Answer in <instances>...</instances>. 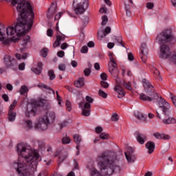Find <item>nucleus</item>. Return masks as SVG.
<instances>
[{"label":"nucleus","instance_id":"nucleus-1","mask_svg":"<svg viewBox=\"0 0 176 176\" xmlns=\"http://www.w3.org/2000/svg\"><path fill=\"white\" fill-rule=\"evenodd\" d=\"M17 152L19 157L17 162L13 163V167L19 176H34L39 160V153L32 151L24 143L17 145Z\"/></svg>","mask_w":176,"mask_h":176},{"label":"nucleus","instance_id":"nucleus-2","mask_svg":"<svg viewBox=\"0 0 176 176\" xmlns=\"http://www.w3.org/2000/svg\"><path fill=\"white\" fill-rule=\"evenodd\" d=\"M98 165L102 174L106 176L112 175L115 168H118V156L115 151H105L97 157Z\"/></svg>","mask_w":176,"mask_h":176},{"label":"nucleus","instance_id":"nucleus-3","mask_svg":"<svg viewBox=\"0 0 176 176\" xmlns=\"http://www.w3.org/2000/svg\"><path fill=\"white\" fill-rule=\"evenodd\" d=\"M142 85L146 94L144 93L140 94V100H142V101H155V100H159V95H157V93L155 91V87H153V85L151 84L149 80L145 78L143 79Z\"/></svg>","mask_w":176,"mask_h":176},{"label":"nucleus","instance_id":"nucleus-4","mask_svg":"<svg viewBox=\"0 0 176 176\" xmlns=\"http://www.w3.org/2000/svg\"><path fill=\"white\" fill-rule=\"evenodd\" d=\"M56 118V114L54 112H47L43 118H39L38 122L35 124L37 130H47V126L50 124V120L53 121Z\"/></svg>","mask_w":176,"mask_h":176},{"label":"nucleus","instance_id":"nucleus-5","mask_svg":"<svg viewBox=\"0 0 176 176\" xmlns=\"http://www.w3.org/2000/svg\"><path fill=\"white\" fill-rule=\"evenodd\" d=\"M160 43H173L175 42V36L173 34L171 29H165L162 30L156 38Z\"/></svg>","mask_w":176,"mask_h":176},{"label":"nucleus","instance_id":"nucleus-6","mask_svg":"<svg viewBox=\"0 0 176 176\" xmlns=\"http://www.w3.org/2000/svg\"><path fill=\"white\" fill-rule=\"evenodd\" d=\"M160 58L162 60H170L176 64V52L171 53V49L167 44H162L160 46Z\"/></svg>","mask_w":176,"mask_h":176},{"label":"nucleus","instance_id":"nucleus-7","mask_svg":"<svg viewBox=\"0 0 176 176\" xmlns=\"http://www.w3.org/2000/svg\"><path fill=\"white\" fill-rule=\"evenodd\" d=\"M73 8L76 14H83L89 8V0H75L73 2Z\"/></svg>","mask_w":176,"mask_h":176},{"label":"nucleus","instance_id":"nucleus-8","mask_svg":"<svg viewBox=\"0 0 176 176\" xmlns=\"http://www.w3.org/2000/svg\"><path fill=\"white\" fill-rule=\"evenodd\" d=\"M46 104V100H41L36 104H28L26 108L25 116L30 118V116H35L38 111V107H43Z\"/></svg>","mask_w":176,"mask_h":176},{"label":"nucleus","instance_id":"nucleus-9","mask_svg":"<svg viewBox=\"0 0 176 176\" xmlns=\"http://www.w3.org/2000/svg\"><path fill=\"white\" fill-rule=\"evenodd\" d=\"M161 111H162L165 116L170 115V104H168L164 99H160L159 102V108L156 110L157 118H159V119H162L160 114H159V112Z\"/></svg>","mask_w":176,"mask_h":176},{"label":"nucleus","instance_id":"nucleus-10","mask_svg":"<svg viewBox=\"0 0 176 176\" xmlns=\"http://www.w3.org/2000/svg\"><path fill=\"white\" fill-rule=\"evenodd\" d=\"M109 57L110 60L109 71L112 76H114V78H118V76H119V69H118L116 60H115V58H113V54H109Z\"/></svg>","mask_w":176,"mask_h":176},{"label":"nucleus","instance_id":"nucleus-11","mask_svg":"<svg viewBox=\"0 0 176 176\" xmlns=\"http://www.w3.org/2000/svg\"><path fill=\"white\" fill-rule=\"evenodd\" d=\"M3 60L6 65L8 68H12V69H17V67H19V65H17V60L12 58L11 56L6 55Z\"/></svg>","mask_w":176,"mask_h":176},{"label":"nucleus","instance_id":"nucleus-12","mask_svg":"<svg viewBox=\"0 0 176 176\" xmlns=\"http://www.w3.org/2000/svg\"><path fill=\"white\" fill-rule=\"evenodd\" d=\"M79 108H82V116H90V112L91 108V104H90L89 102L84 103L83 102H81L78 104Z\"/></svg>","mask_w":176,"mask_h":176},{"label":"nucleus","instance_id":"nucleus-13","mask_svg":"<svg viewBox=\"0 0 176 176\" xmlns=\"http://www.w3.org/2000/svg\"><path fill=\"white\" fill-rule=\"evenodd\" d=\"M17 105V100H14L13 103L9 107L8 111V120L9 122H14L16 120V112H14L13 110L16 108Z\"/></svg>","mask_w":176,"mask_h":176},{"label":"nucleus","instance_id":"nucleus-14","mask_svg":"<svg viewBox=\"0 0 176 176\" xmlns=\"http://www.w3.org/2000/svg\"><path fill=\"white\" fill-rule=\"evenodd\" d=\"M140 57L142 63H146V60H148V46L145 43H143L141 45Z\"/></svg>","mask_w":176,"mask_h":176},{"label":"nucleus","instance_id":"nucleus-15","mask_svg":"<svg viewBox=\"0 0 176 176\" xmlns=\"http://www.w3.org/2000/svg\"><path fill=\"white\" fill-rule=\"evenodd\" d=\"M135 137L140 145H144V144L148 141V136H146L145 133H141L138 131H136L135 133Z\"/></svg>","mask_w":176,"mask_h":176},{"label":"nucleus","instance_id":"nucleus-16","mask_svg":"<svg viewBox=\"0 0 176 176\" xmlns=\"http://www.w3.org/2000/svg\"><path fill=\"white\" fill-rule=\"evenodd\" d=\"M31 42V40L30 39V36H25L21 38V46L20 47V52L21 53H23L25 49H27V46L28 43Z\"/></svg>","mask_w":176,"mask_h":176},{"label":"nucleus","instance_id":"nucleus-17","mask_svg":"<svg viewBox=\"0 0 176 176\" xmlns=\"http://www.w3.org/2000/svg\"><path fill=\"white\" fill-rule=\"evenodd\" d=\"M57 12V6L52 3L50 8L47 10V19H52L53 15Z\"/></svg>","mask_w":176,"mask_h":176},{"label":"nucleus","instance_id":"nucleus-18","mask_svg":"<svg viewBox=\"0 0 176 176\" xmlns=\"http://www.w3.org/2000/svg\"><path fill=\"white\" fill-rule=\"evenodd\" d=\"M114 91L116 93H118V98H123V97H124V96L126 94V93H124V89H123L122 86L119 85L118 84H117L114 87Z\"/></svg>","mask_w":176,"mask_h":176},{"label":"nucleus","instance_id":"nucleus-19","mask_svg":"<svg viewBox=\"0 0 176 176\" xmlns=\"http://www.w3.org/2000/svg\"><path fill=\"white\" fill-rule=\"evenodd\" d=\"M146 149H148V153L152 155L155 152V142L149 141L145 144Z\"/></svg>","mask_w":176,"mask_h":176},{"label":"nucleus","instance_id":"nucleus-20","mask_svg":"<svg viewBox=\"0 0 176 176\" xmlns=\"http://www.w3.org/2000/svg\"><path fill=\"white\" fill-rule=\"evenodd\" d=\"M37 67H38V68L32 67L31 69V70L36 75H41V74H42V69H43V64L41 62H39L37 64Z\"/></svg>","mask_w":176,"mask_h":176},{"label":"nucleus","instance_id":"nucleus-21","mask_svg":"<svg viewBox=\"0 0 176 176\" xmlns=\"http://www.w3.org/2000/svg\"><path fill=\"white\" fill-rule=\"evenodd\" d=\"M153 136L157 140H170L171 138L170 135L164 133H160L159 132L154 133Z\"/></svg>","mask_w":176,"mask_h":176},{"label":"nucleus","instance_id":"nucleus-22","mask_svg":"<svg viewBox=\"0 0 176 176\" xmlns=\"http://www.w3.org/2000/svg\"><path fill=\"white\" fill-rule=\"evenodd\" d=\"M3 32H5V28L1 29L0 30V41H1L4 45H8L10 41L5 38V34H3Z\"/></svg>","mask_w":176,"mask_h":176},{"label":"nucleus","instance_id":"nucleus-23","mask_svg":"<svg viewBox=\"0 0 176 176\" xmlns=\"http://www.w3.org/2000/svg\"><path fill=\"white\" fill-rule=\"evenodd\" d=\"M107 34H111V27L107 26L105 29H104V32H98V38H105L107 36Z\"/></svg>","mask_w":176,"mask_h":176},{"label":"nucleus","instance_id":"nucleus-24","mask_svg":"<svg viewBox=\"0 0 176 176\" xmlns=\"http://www.w3.org/2000/svg\"><path fill=\"white\" fill-rule=\"evenodd\" d=\"M84 80H85V78L83 77L79 78L78 80L75 81L74 82L76 87H78V89L83 87L85 86Z\"/></svg>","mask_w":176,"mask_h":176},{"label":"nucleus","instance_id":"nucleus-25","mask_svg":"<svg viewBox=\"0 0 176 176\" xmlns=\"http://www.w3.org/2000/svg\"><path fill=\"white\" fill-rule=\"evenodd\" d=\"M164 124H175L176 119L174 118L168 117L162 120Z\"/></svg>","mask_w":176,"mask_h":176},{"label":"nucleus","instance_id":"nucleus-26","mask_svg":"<svg viewBox=\"0 0 176 176\" xmlns=\"http://www.w3.org/2000/svg\"><path fill=\"white\" fill-rule=\"evenodd\" d=\"M135 118L142 122H146V116L144 115V113L138 111L135 114Z\"/></svg>","mask_w":176,"mask_h":176},{"label":"nucleus","instance_id":"nucleus-27","mask_svg":"<svg viewBox=\"0 0 176 176\" xmlns=\"http://www.w3.org/2000/svg\"><path fill=\"white\" fill-rule=\"evenodd\" d=\"M125 157L128 163H134L135 162V155L134 154H125Z\"/></svg>","mask_w":176,"mask_h":176},{"label":"nucleus","instance_id":"nucleus-28","mask_svg":"<svg viewBox=\"0 0 176 176\" xmlns=\"http://www.w3.org/2000/svg\"><path fill=\"white\" fill-rule=\"evenodd\" d=\"M89 174L91 176H104L100 171H98L96 168H91L89 170Z\"/></svg>","mask_w":176,"mask_h":176},{"label":"nucleus","instance_id":"nucleus-29","mask_svg":"<svg viewBox=\"0 0 176 176\" xmlns=\"http://www.w3.org/2000/svg\"><path fill=\"white\" fill-rule=\"evenodd\" d=\"M24 126L28 130H31L34 125L32 124V121L31 120H24Z\"/></svg>","mask_w":176,"mask_h":176},{"label":"nucleus","instance_id":"nucleus-30","mask_svg":"<svg viewBox=\"0 0 176 176\" xmlns=\"http://www.w3.org/2000/svg\"><path fill=\"white\" fill-rule=\"evenodd\" d=\"M29 91L28 87L25 85H22L19 90V93L21 96H24L25 94H28Z\"/></svg>","mask_w":176,"mask_h":176},{"label":"nucleus","instance_id":"nucleus-31","mask_svg":"<svg viewBox=\"0 0 176 176\" xmlns=\"http://www.w3.org/2000/svg\"><path fill=\"white\" fill-rule=\"evenodd\" d=\"M73 138L74 142H76L77 145H80V142H82V137L78 134L74 135Z\"/></svg>","mask_w":176,"mask_h":176},{"label":"nucleus","instance_id":"nucleus-32","mask_svg":"<svg viewBox=\"0 0 176 176\" xmlns=\"http://www.w3.org/2000/svg\"><path fill=\"white\" fill-rule=\"evenodd\" d=\"M113 41H114V42H116V43H119V45H121V46H122L123 47H124V45H123L122 40V37L121 36H118L116 37V36H113L112 37Z\"/></svg>","mask_w":176,"mask_h":176},{"label":"nucleus","instance_id":"nucleus-33","mask_svg":"<svg viewBox=\"0 0 176 176\" xmlns=\"http://www.w3.org/2000/svg\"><path fill=\"white\" fill-rule=\"evenodd\" d=\"M67 157H68V153H61L59 157V162L63 163V162H64V160H65V159H67Z\"/></svg>","mask_w":176,"mask_h":176},{"label":"nucleus","instance_id":"nucleus-34","mask_svg":"<svg viewBox=\"0 0 176 176\" xmlns=\"http://www.w3.org/2000/svg\"><path fill=\"white\" fill-rule=\"evenodd\" d=\"M71 143V138L68 136L63 137L62 138V144L67 145Z\"/></svg>","mask_w":176,"mask_h":176},{"label":"nucleus","instance_id":"nucleus-35","mask_svg":"<svg viewBox=\"0 0 176 176\" xmlns=\"http://www.w3.org/2000/svg\"><path fill=\"white\" fill-rule=\"evenodd\" d=\"M47 75L50 77V80H54V79H56V74H54V70H49Z\"/></svg>","mask_w":176,"mask_h":176},{"label":"nucleus","instance_id":"nucleus-36","mask_svg":"<svg viewBox=\"0 0 176 176\" xmlns=\"http://www.w3.org/2000/svg\"><path fill=\"white\" fill-rule=\"evenodd\" d=\"M27 57H28V54H27L26 53L23 54L22 56L20 54H16V58L18 60H25Z\"/></svg>","mask_w":176,"mask_h":176},{"label":"nucleus","instance_id":"nucleus-37","mask_svg":"<svg viewBox=\"0 0 176 176\" xmlns=\"http://www.w3.org/2000/svg\"><path fill=\"white\" fill-rule=\"evenodd\" d=\"M56 39L61 43V42H64L65 41V35L64 34H58V33H56Z\"/></svg>","mask_w":176,"mask_h":176},{"label":"nucleus","instance_id":"nucleus-38","mask_svg":"<svg viewBox=\"0 0 176 176\" xmlns=\"http://www.w3.org/2000/svg\"><path fill=\"white\" fill-rule=\"evenodd\" d=\"M122 86H124V87H126L127 90H133V87H131V82H124L122 83Z\"/></svg>","mask_w":176,"mask_h":176},{"label":"nucleus","instance_id":"nucleus-39","mask_svg":"<svg viewBox=\"0 0 176 176\" xmlns=\"http://www.w3.org/2000/svg\"><path fill=\"white\" fill-rule=\"evenodd\" d=\"M134 148L131 146H128L126 148V152L124 153V155H134Z\"/></svg>","mask_w":176,"mask_h":176},{"label":"nucleus","instance_id":"nucleus-40","mask_svg":"<svg viewBox=\"0 0 176 176\" xmlns=\"http://www.w3.org/2000/svg\"><path fill=\"white\" fill-rule=\"evenodd\" d=\"M81 20L82 21V25L85 28V27H86L87 23H89V16H82Z\"/></svg>","mask_w":176,"mask_h":176},{"label":"nucleus","instance_id":"nucleus-41","mask_svg":"<svg viewBox=\"0 0 176 176\" xmlns=\"http://www.w3.org/2000/svg\"><path fill=\"white\" fill-rule=\"evenodd\" d=\"M153 74H154L155 77L157 79H161V78H160V72H159V70H157V69L154 68V69H153Z\"/></svg>","mask_w":176,"mask_h":176},{"label":"nucleus","instance_id":"nucleus-42","mask_svg":"<svg viewBox=\"0 0 176 176\" xmlns=\"http://www.w3.org/2000/svg\"><path fill=\"white\" fill-rule=\"evenodd\" d=\"M48 52L49 50H47V48H44L41 51L40 54L41 56H42V57H46Z\"/></svg>","mask_w":176,"mask_h":176},{"label":"nucleus","instance_id":"nucleus-43","mask_svg":"<svg viewBox=\"0 0 176 176\" xmlns=\"http://www.w3.org/2000/svg\"><path fill=\"white\" fill-rule=\"evenodd\" d=\"M100 138H101V140H108V138H109V135L107 133H102L100 135Z\"/></svg>","mask_w":176,"mask_h":176},{"label":"nucleus","instance_id":"nucleus-44","mask_svg":"<svg viewBox=\"0 0 176 176\" xmlns=\"http://www.w3.org/2000/svg\"><path fill=\"white\" fill-rule=\"evenodd\" d=\"M107 23H108V16L107 15H104L102 16V25H107Z\"/></svg>","mask_w":176,"mask_h":176},{"label":"nucleus","instance_id":"nucleus-45","mask_svg":"<svg viewBox=\"0 0 176 176\" xmlns=\"http://www.w3.org/2000/svg\"><path fill=\"white\" fill-rule=\"evenodd\" d=\"M98 95L100 97H102V98H107V97H108V94L101 89L99 90Z\"/></svg>","mask_w":176,"mask_h":176},{"label":"nucleus","instance_id":"nucleus-46","mask_svg":"<svg viewBox=\"0 0 176 176\" xmlns=\"http://www.w3.org/2000/svg\"><path fill=\"white\" fill-rule=\"evenodd\" d=\"M66 109L67 111H68L69 112H71V111H72V107H71V102H69V100H66Z\"/></svg>","mask_w":176,"mask_h":176},{"label":"nucleus","instance_id":"nucleus-47","mask_svg":"<svg viewBox=\"0 0 176 176\" xmlns=\"http://www.w3.org/2000/svg\"><path fill=\"white\" fill-rule=\"evenodd\" d=\"M111 120L113 122H118V120H119V116H118L117 113H113L111 117Z\"/></svg>","mask_w":176,"mask_h":176},{"label":"nucleus","instance_id":"nucleus-48","mask_svg":"<svg viewBox=\"0 0 176 176\" xmlns=\"http://www.w3.org/2000/svg\"><path fill=\"white\" fill-rule=\"evenodd\" d=\"M68 124H69V122H68V121H63L60 124V129H64V127H67Z\"/></svg>","mask_w":176,"mask_h":176},{"label":"nucleus","instance_id":"nucleus-49","mask_svg":"<svg viewBox=\"0 0 176 176\" xmlns=\"http://www.w3.org/2000/svg\"><path fill=\"white\" fill-rule=\"evenodd\" d=\"M100 85H101V87H104V89H108V87H109V84H108V82L105 81H101Z\"/></svg>","mask_w":176,"mask_h":176},{"label":"nucleus","instance_id":"nucleus-50","mask_svg":"<svg viewBox=\"0 0 176 176\" xmlns=\"http://www.w3.org/2000/svg\"><path fill=\"white\" fill-rule=\"evenodd\" d=\"M90 74H91V70L90 69L86 68L84 70V74H85V76H89Z\"/></svg>","mask_w":176,"mask_h":176},{"label":"nucleus","instance_id":"nucleus-51","mask_svg":"<svg viewBox=\"0 0 176 176\" xmlns=\"http://www.w3.org/2000/svg\"><path fill=\"white\" fill-rule=\"evenodd\" d=\"M18 67H19V71H24V69H25V63H22L19 64Z\"/></svg>","mask_w":176,"mask_h":176},{"label":"nucleus","instance_id":"nucleus-52","mask_svg":"<svg viewBox=\"0 0 176 176\" xmlns=\"http://www.w3.org/2000/svg\"><path fill=\"white\" fill-rule=\"evenodd\" d=\"M89 51V48L87 47V46L86 45H84L82 48H81V53H83V54H86L87 53V52Z\"/></svg>","mask_w":176,"mask_h":176},{"label":"nucleus","instance_id":"nucleus-53","mask_svg":"<svg viewBox=\"0 0 176 176\" xmlns=\"http://www.w3.org/2000/svg\"><path fill=\"white\" fill-rule=\"evenodd\" d=\"M85 100L88 104H93V101H94V100L90 96H86Z\"/></svg>","mask_w":176,"mask_h":176},{"label":"nucleus","instance_id":"nucleus-54","mask_svg":"<svg viewBox=\"0 0 176 176\" xmlns=\"http://www.w3.org/2000/svg\"><path fill=\"white\" fill-rule=\"evenodd\" d=\"M59 71H65V64L60 63L58 65Z\"/></svg>","mask_w":176,"mask_h":176},{"label":"nucleus","instance_id":"nucleus-55","mask_svg":"<svg viewBox=\"0 0 176 176\" xmlns=\"http://www.w3.org/2000/svg\"><path fill=\"white\" fill-rule=\"evenodd\" d=\"M100 78H101L102 80L105 81V80H107V79H108V76L105 73H102L100 74Z\"/></svg>","mask_w":176,"mask_h":176},{"label":"nucleus","instance_id":"nucleus-56","mask_svg":"<svg viewBox=\"0 0 176 176\" xmlns=\"http://www.w3.org/2000/svg\"><path fill=\"white\" fill-rule=\"evenodd\" d=\"M37 86L39 87V89H45V90L49 87V86H47V85H45L42 82H40L39 84H38Z\"/></svg>","mask_w":176,"mask_h":176},{"label":"nucleus","instance_id":"nucleus-57","mask_svg":"<svg viewBox=\"0 0 176 176\" xmlns=\"http://www.w3.org/2000/svg\"><path fill=\"white\" fill-rule=\"evenodd\" d=\"M95 131L98 134H100V133H102V127H101L100 126H96V129H95Z\"/></svg>","mask_w":176,"mask_h":176},{"label":"nucleus","instance_id":"nucleus-58","mask_svg":"<svg viewBox=\"0 0 176 176\" xmlns=\"http://www.w3.org/2000/svg\"><path fill=\"white\" fill-rule=\"evenodd\" d=\"M146 6L147 9H153L155 4L153 3H147Z\"/></svg>","mask_w":176,"mask_h":176},{"label":"nucleus","instance_id":"nucleus-59","mask_svg":"<svg viewBox=\"0 0 176 176\" xmlns=\"http://www.w3.org/2000/svg\"><path fill=\"white\" fill-rule=\"evenodd\" d=\"M128 60H129V61H133L134 60V56L133 55V53L129 52L128 54Z\"/></svg>","mask_w":176,"mask_h":176},{"label":"nucleus","instance_id":"nucleus-60","mask_svg":"<svg viewBox=\"0 0 176 176\" xmlns=\"http://www.w3.org/2000/svg\"><path fill=\"white\" fill-rule=\"evenodd\" d=\"M65 53L64 52V51H59L57 52V56L58 57H60L62 58V57H64Z\"/></svg>","mask_w":176,"mask_h":176},{"label":"nucleus","instance_id":"nucleus-61","mask_svg":"<svg viewBox=\"0 0 176 176\" xmlns=\"http://www.w3.org/2000/svg\"><path fill=\"white\" fill-rule=\"evenodd\" d=\"M47 36H53V30L52 29H48L47 31Z\"/></svg>","mask_w":176,"mask_h":176},{"label":"nucleus","instance_id":"nucleus-62","mask_svg":"<svg viewBox=\"0 0 176 176\" xmlns=\"http://www.w3.org/2000/svg\"><path fill=\"white\" fill-rule=\"evenodd\" d=\"M67 47H68V44H67V43H63L60 45V49H62V50H65Z\"/></svg>","mask_w":176,"mask_h":176},{"label":"nucleus","instance_id":"nucleus-63","mask_svg":"<svg viewBox=\"0 0 176 176\" xmlns=\"http://www.w3.org/2000/svg\"><path fill=\"white\" fill-rule=\"evenodd\" d=\"M61 16H63L62 12L58 13V14L55 16L54 20H60V19H61Z\"/></svg>","mask_w":176,"mask_h":176},{"label":"nucleus","instance_id":"nucleus-64","mask_svg":"<svg viewBox=\"0 0 176 176\" xmlns=\"http://www.w3.org/2000/svg\"><path fill=\"white\" fill-rule=\"evenodd\" d=\"M99 12H100V13H102V14H103V13H105V14H107V8H101L100 9V10H99Z\"/></svg>","mask_w":176,"mask_h":176}]
</instances>
